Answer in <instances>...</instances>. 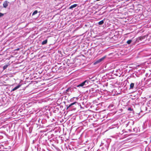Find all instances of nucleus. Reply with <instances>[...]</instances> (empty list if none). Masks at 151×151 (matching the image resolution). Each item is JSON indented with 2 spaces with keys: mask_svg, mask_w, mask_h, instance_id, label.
<instances>
[{
  "mask_svg": "<svg viewBox=\"0 0 151 151\" xmlns=\"http://www.w3.org/2000/svg\"><path fill=\"white\" fill-rule=\"evenodd\" d=\"M88 81L87 80H85L83 82L77 85V87H82L83 88H85L88 85Z\"/></svg>",
  "mask_w": 151,
  "mask_h": 151,
  "instance_id": "f257e3e1",
  "label": "nucleus"
},
{
  "mask_svg": "<svg viewBox=\"0 0 151 151\" xmlns=\"http://www.w3.org/2000/svg\"><path fill=\"white\" fill-rule=\"evenodd\" d=\"M106 58V56H104L102 57V58L99 59L97 60L94 63V65H96L98 63H99L102 61Z\"/></svg>",
  "mask_w": 151,
  "mask_h": 151,
  "instance_id": "f03ea898",
  "label": "nucleus"
},
{
  "mask_svg": "<svg viewBox=\"0 0 151 151\" xmlns=\"http://www.w3.org/2000/svg\"><path fill=\"white\" fill-rule=\"evenodd\" d=\"M76 103H77V102H73V103L71 104H70L69 105H66L67 109H68V108L72 106H73V105H74V104H75Z\"/></svg>",
  "mask_w": 151,
  "mask_h": 151,
  "instance_id": "7ed1b4c3",
  "label": "nucleus"
},
{
  "mask_svg": "<svg viewBox=\"0 0 151 151\" xmlns=\"http://www.w3.org/2000/svg\"><path fill=\"white\" fill-rule=\"evenodd\" d=\"M21 86V84H19L18 86H17L13 88L11 91V92H12L13 91H14L18 88H19Z\"/></svg>",
  "mask_w": 151,
  "mask_h": 151,
  "instance_id": "20e7f679",
  "label": "nucleus"
},
{
  "mask_svg": "<svg viewBox=\"0 0 151 151\" xmlns=\"http://www.w3.org/2000/svg\"><path fill=\"white\" fill-rule=\"evenodd\" d=\"M146 35L142 36L139 37L138 38H139V40H140L141 41H142L144 40H145L146 39Z\"/></svg>",
  "mask_w": 151,
  "mask_h": 151,
  "instance_id": "39448f33",
  "label": "nucleus"
},
{
  "mask_svg": "<svg viewBox=\"0 0 151 151\" xmlns=\"http://www.w3.org/2000/svg\"><path fill=\"white\" fill-rule=\"evenodd\" d=\"M8 2L6 1H5L3 4V6L5 8H6L8 6Z\"/></svg>",
  "mask_w": 151,
  "mask_h": 151,
  "instance_id": "423d86ee",
  "label": "nucleus"
},
{
  "mask_svg": "<svg viewBox=\"0 0 151 151\" xmlns=\"http://www.w3.org/2000/svg\"><path fill=\"white\" fill-rule=\"evenodd\" d=\"M134 121L131 120L130 121L128 122V123L127 124L128 125H129V124H131L132 125H133L134 124Z\"/></svg>",
  "mask_w": 151,
  "mask_h": 151,
  "instance_id": "0eeeda50",
  "label": "nucleus"
},
{
  "mask_svg": "<svg viewBox=\"0 0 151 151\" xmlns=\"http://www.w3.org/2000/svg\"><path fill=\"white\" fill-rule=\"evenodd\" d=\"M47 42V40L46 39L45 40L43 41V42H42V45H44L46 44Z\"/></svg>",
  "mask_w": 151,
  "mask_h": 151,
  "instance_id": "6e6552de",
  "label": "nucleus"
},
{
  "mask_svg": "<svg viewBox=\"0 0 151 151\" xmlns=\"http://www.w3.org/2000/svg\"><path fill=\"white\" fill-rule=\"evenodd\" d=\"M77 6V4H74L73 5H71L69 7V9H71L72 8L76 7Z\"/></svg>",
  "mask_w": 151,
  "mask_h": 151,
  "instance_id": "1a4fd4ad",
  "label": "nucleus"
},
{
  "mask_svg": "<svg viewBox=\"0 0 151 151\" xmlns=\"http://www.w3.org/2000/svg\"><path fill=\"white\" fill-rule=\"evenodd\" d=\"M134 86V83H131L130 85V89H132L133 88Z\"/></svg>",
  "mask_w": 151,
  "mask_h": 151,
  "instance_id": "9d476101",
  "label": "nucleus"
},
{
  "mask_svg": "<svg viewBox=\"0 0 151 151\" xmlns=\"http://www.w3.org/2000/svg\"><path fill=\"white\" fill-rule=\"evenodd\" d=\"M104 23V20H102L100 22H99L98 23V24L99 25H102Z\"/></svg>",
  "mask_w": 151,
  "mask_h": 151,
  "instance_id": "9b49d317",
  "label": "nucleus"
},
{
  "mask_svg": "<svg viewBox=\"0 0 151 151\" xmlns=\"http://www.w3.org/2000/svg\"><path fill=\"white\" fill-rule=\"evenodd\" d=\"M132 40H128L127 42V43L128 44H130L131 42H132Z\"/></svg>",
  "mask_w": 151,
  "mask_h": 151,
  "instance_id": "f8f14e48",
  "label": "nucleus"
},
{
  "mask_svg": "<svg viewBox=\"0 0 151 151\" xmlns=\"http://www.w3.org/2000/svg\"><path fill=\"white\" fill-rule=\"evenodd\" d=\"M71 91V89L70 88H68L65 91V92L66 93H68V92H69V91Z\"/></svg>",
  "mask_w": 151,
  "mask_h": 151,
  "instance_id": "ddd939ff",
  "label": "nucleus"
},
{
  "mask_svg": "<svg viewBox=\"0 0 151 151\" xmlns=\"http://www.w3.org/2000/svg\"><path fill=\"white\" fill-rule=\"evenodd\" d=\"M38 13V12L37 10L35 11L32 13V15H34Z\"/></svg>",
  "mask_w": 151,
  "mask_h": 151,
  "instance_id": "4468645a",
  "label": "nucleus"
},
{
  "mask_svg": "<svg viewBox=\"0 0 151 151\" xmlns=\"http://www.w3.org/2000/svg\"><path fill=\"white\" fill-rule=\"evenodd\" d=\"M8 65H4L3 66V69L4 70H5L7 68V67H8Z\"/></svg>",
  "mask_w": 151,
  "mask_h": 151,
  "instance_id": "2eb2a0df",
  "label": "nucleus"
},
{
  "mask_svg": "<svg viewBox=\"0 0 151 151\" xmlns=\"http://www.w3.org/2000/svg\"><path fill=\"white\" fill-rule=\"evenodd\" d=\"M4 15V14H2L1 13H0V17L3 16Z\"/></svg>",
  "mask_w": 151,
  "mask_h": 151,
  "instance_id": "dca6fc26",
  "label": "nucleus"
},
{
  "mask_svg": "<svg viewBox=\"0 0 151 151\" xmlns=\"http://www.w3.org/2000/svg\"><path fill=\"white\" fill-rule=\"evenodd\" d=\"M114 106V105H113V104H110L109 105V107H113Z\"/></svg>",
  "mask_w": 151,
  "mask_h": 151,
  "instance_id": "f3484780",
  "label": "nucleus"
},
{
  "mask_svg": "<svg viewBox=\"0 0 151 151\" xmlns=\"http://www.w3.org/2000/svg\"><path fill=\"white\" fill-rule=\"evenodd\" d=\"M128 110H129V111H131L132 110L131 108H128Z\"/></svg>",
  "mask_w": 151,
  "mask_h": 151,
  "instance_id": "a211bd4d",
  "label": "nucleus"
}]
</instances>
